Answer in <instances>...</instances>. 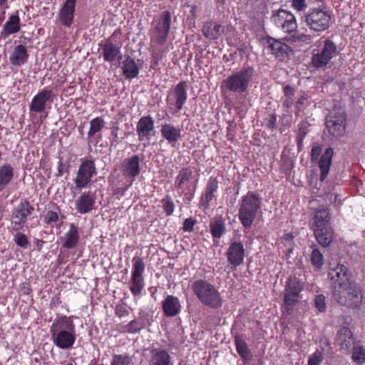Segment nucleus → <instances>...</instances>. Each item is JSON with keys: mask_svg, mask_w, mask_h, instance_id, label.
I'll return each instance as SVG.
<instances>
[{"mask_svg": "<svg viewBox=\"0 0 365 365\" xmlns=\"http://www.w3.org/2000/svg\"><path fill=\"white\" fill-rule=\"evenodd\" d=\"M53 344L59 349L71 348L76 339L73 316L57 314L50 328Z\"/></svg>", "mask_w": 365, "mask_h": 365, "instance_id": "obj_1", "label": "nucleus"}, {"mask_svg": "<svg viewBox=\"0 0 365 365\" xmlns=\"http://www.w3.org/2000/svg\"><path fill=\"white\" fill-rule=\"evenodd\" d=\"M192 290L205 306L217 309L222 306L223 299L215 287L205 279H197L192 284Z\"/></svg>", "mask_w": 365, "mask_h": 365, "instance_id": "obj_2", "label": "nucleus"}, {"mask_svg": "<svg viewBox=\"0 0 365 365\" xmlns=\"http://www.w3.org/2000/svg\"><path fill=\"white\" fill-rule=\"evenodd\" d=\"M261 205V198L257 193L249 191L242 197L240 202L238 217L244 228L250 229L252 227Z\"/></svg>", "mask_w": 365, "mask_h": 365, "instance_id": "obj_3", "label": "nucleus"}, {"mask_svg": "<svg viewBox=\"0 0 365 365\" xmlns=\"http://www.w3.org/2000/svg\"><path fill=\"white\" fill-rule=\"evenodd\" d=\"M172 14L169 11H163L155 20L153 30L150 35V47L153 49V58L156 63L161 56L155 50L156 46H162L166 41L171 26Z\"/></svg>", "mask_w": 365, "mask_h": 365, "instance_id": "obj_4", "label": "nucleus"}, {"mask_svg": "<svg viewBox=\"0 0 365 365\" xmlns=\"http://www.w3.org/2000/svg\"><path fill=\"white\" fill-rule=\"evenodd\" d=\"M35 208L26 199H21L11 212V225L13 231H19L25 227L27 229L34 228L36 224L30 222L35 217Z\"/></svg>", "mask_w": 365, "mask_h": 365, "instance_id": "obj_5", "label": "nucleus"}, {"mask_svg": "<svg viewBox=\"0 0 365 365\" xmlns=\"http://www.w3.org/2000/svg\"><path fill=\"white\" fill-rule=\"evenodd\" d=\"M255 74V69L247 66L233 72L223 83L227 91L235 93H243L247 91Z\"/></svg>", "mask_w": 365, "mask_h": 365, "instance_id": "obj_6", "label": "nucleus"}, {"mask_svg": "<svg viewBox=\"0 0 365 365\" xmlns=\"http://www.w3.org/2000/svg\"><path fill=\"white\" fill-rule=\"evenodd\" d=\"M197 183L198 179L194 178L191 168L186 167L178 172L174 185L179 195L183 196L185 200L190 202L194 198Z\"/></svg>", "mask_w": 365, "mask_h": 365, "instance_id": "obj_7", "label": "nucleus"}, {"mask_svg": "<svg viewBox=\"0 0 365 365\" xmlns=\"http://www.w3.org/2000/svg\"><path fill=\"white\" fill-rule=\"evenodd\" d=\"M333 297L339 304L348 307H356L362 301L360 288L352 282L333 291Z\"/></svg>", "mask_w": 365, "mask_h": 365, "instance_id": "obj_8", "label": "nucleus"}, {"mask_svg": "<svg viewBox=\"0 0 365 365\" xmlns=\"http://www.w3.org/2000/svg\"><path fill=\"white\" fill-rule=\"evenodd\" d=\"M272 21L287 33L284 37L288 42L297 41V21L295 16L289 11L279 9L272 16Z\"/></svg>", "mask_w": 365, "mask_h": 365, "instance_id": "obj_9", "label": "nucleus"}, {"mask_svg": "<svg viewBox=\"0 0 365 365\" xmlns=\"http://www.w3.org/2000/svg\"><path fill=\"white\" fill-rule=\"evenodd\" d=\"M96 173L97 169L93 159L82 160L73 180L76 187L82 190L88 187Z\"/></svg>", "mask_w": 365, "mask_h": 365, "instance_id": "obj_10", "label": "nucleus"}, {"mask_svg": "<svg viewBox=\"0 0 365 365\" xmlns=\"http://www.w3.org/2000/svg\"><path fill=\"white\" fill-rule=\"evenodd\" d=\"M133 269L130 279L129 289L135 297H139L145 287V280L143 276L145 264L143 257L135 256L132 259Z\"/></svg>", "mask_w": 365, "mask_h": 365, "instance_id": "obj_11", "label": "nucleus"}, {"mask_svg": "<svg viewBox=\"0 0 365 365\" xmlns=\"http://www.w3.org/2000/svg\"><path fill=\"white\" fill-rule=\"evenodd\" d=\"M346 115L341 108H334L327 117L326 125L328 132L334 138L343 136L346 130Z\"/></svg>", "mask_w": 365, "mask_h": 365, "instance_id": "obj_12", "label": "nucleus"}, {"mask_svg": "<svg viewBox=\"0 0 365 365\" xmlns=\"http://www.w3.org/2000/svg\"><path fill=\"white\" fill-rule=\"evenodd\" d=\"M56 95L48 87H45L38 91L32 98L29 104L30 113H41L47 108H51V104L54 101Z\"/></svg>", "mask_w": 365, "mask_h": 365, "instance_id": "obj_13", "label": "nucleus"}, {"mask_svg": "<svg viewBox=\"0 0 365 365\" xmlns=\"http://www.w3.org/2000/svg\"><path fill=\"white\" fill-rule=\"evenodd\" d=\"M302 19L307 23L310 29L317 31H322L326 30L329 27L331 16L326 11L316 9L304 16Z\"/></svg>", "mask_w": 365, "mask_h": 365, "instance_id": "obj_14", "label": "nucleus"}, {"mask_svg": "<svg viewBox=\"0 0 365 365\" xmlns=\"http://www.w3.org/2000/svg\"><path fill=\"white\" fill-rule=\"evenodd\" d=\"M336 52L337 48L335 43L329 39H326L321 51L312 56L313 66L317 68L326 66L336 54Z\"/></svg>", "mask_w": 365, "mask_h": 365, "instance_id": "obj_15", "label": "nucleus"}, {"mask_svg": "<svg viewBox=\"0 0 365 365\" xmlns=\"http://www.w3.org/2000/svg\"><path fill=\"white\" fill-rule=\"evenodd\" d=\"M328 279H329L332 292L351 282L349 279L348 268L342 264H337L334 267L329 269Z\"/></svg>", "mask_w": 365, "mask_h": 365, "instance_id": "obj_16", "label": "nucleus"}, {"mask_svg": "<svg viewBox=\"0 0 365 365\" xmlns=\"http://www.w3.org/2000/svg\"><path fill=\"white\" fill-rule=\"evenodd\" d=\"M283 41L284 42H282L272 38L267 41V48L279 61H284L286 58L294 53V50L291 45L295 42L289 43L284 38Z\"/></svg>", "mask_w": 365, "mask_h": 365, "instance_id": "obj_17", "label": "nucleus"}, {"mask_svg": "<svg viewBox=\"0 0 365 365\" xmlns=\"http://www.w3.org/2000/svg\"><path fill=\"white\" fill-rule=\"evenodd\" d=\"M187 83L185 81H180L173 88L172 93L167 98V102L170 106H174L177 111L180 110L187 100Z\"/></svg>", "mask_w": 365, "mask_h": 365, "instance_id": "obj_18", "label": "nucleus"}, {"mask_svg": "<svg viewBox=\"0 0 365 365\" xmlns=\"http://www.w3.org/2000/svg\"><path fill=\"white\" fill-rule=\"evenodd\" d=\"M219 188V181L217 177L211 176L202 192L200 199V207L204 210H207L210 207V202L216 198L217 192Z\"/></svg>", "mask_w": 365, "mask_h": 365, "instance_id": "obj_19", "label": "nucleus"}, {"mask_svg": "<svg viewBox=\"0 0 365 365\" xmlns=\"http://www.w3.org/2000/svg\"><path fill=\"white\" fill-rule=\"evenodd\" d=\"M139 155H133L125 158L121 163V173L128 179L131 180L130 184L135 180L141 171Z\"/></svg>", "mask_w": 365, "mask_h": 365, "instance_id": "obj_20", "label": "nucleus"}, {"mask_svg": "<svg viewBox=\"0 0 365 365\" xmlns=\"http://www.w3.org/2000/svg\"><path fill=\"white\" fill-rule=\"evenodd\" d=\"M245 250L242 242L235 241L230 244L226 252V257L229 264L233 267H238L244 262Z\"/></svg>", "mask_w": 365, "mask_h": 365, "instance_id": "obj_21", "label": "nucleus"}, {"mask_svg": "<svg viewBox=\"0 0 365 365\" xmlns=\"http://www.w3.org/2000/svg\"><path fill=\"white\" fill-rule=\"evenodd\" d=\"M77 0H65L58 12L61 24L70 28L73 23Z\"/></svg>", "mask_w": 365, "mask_h": 365, "instance_id": "obj_22", "label": "nucleus"}, {"mask_svg": "<svg viewBox=\"0 0 365 365\" xmlns=\"http://www.w3.org/2000/svg\"><path fill=\"white\" fill-rule=\"evenodd\" d=\"M101 47L104 61L113 63L122 59L121 44L114 43L110 38H108Z\"/></svg>", "mask_w": 365, "mask_h": 365, "instance_id": "obj_23", "label": "nucleus"}, {"mask_svg": "<svg viewBox=\"0 0 365 365\" xmlns=\"http://www.w3.org/2000/svg\"><path fill=\"white\" fill-rule=\"evenodd\" d=\"M96 204L95 194L91 192H83L76 200V210L80 214H86L91 212Z\"/></svg>", "mask_w": 365, "mask_h": 365, "instance_id": "obj_24", "label": "nucleus"}, {"mask_svg": "<svg viewBox=\"0 0 365 365\" xmlns=\"http://www.w3.org/2000/svg\"><path fill=\"white\" fill-rule=\"evenodd\" d=\"M160 133L162 137L173 146L182 138V129L171 123L163 124L160 128Z\"/></svg>", "mask_w": 365, "mask_h": 365, "instance_id": "obj_25", "label": "nucleus"}, {"mask_svg": "<svg viewBox=\"0 0 365 365\" xmlns=\"http://www.w3.org/2000/svg\"><path fill=\"white\" fill-rule=\"evenodd\" d=\"M154 128V120L150 115L141 117L136 125L138 140L142 141L145 138L149 139V135Z\"/></svg>", "mask_w": 365, "mask_h": 365, "instance_id": "obj_26", "label": "nucleus"}, {"mask_svg": "<svg viewBox=\"0 0 365 365\" xmlns=\"http://www.w3.org/2000/svg\"><path fill=\"white\" fill-rule=\"evenodd\" d=\"M181 304L179 299L173 295H168L162 304L164 315L167 317H173L181 312Z\"/></svg>", "mask_w": 365, "mask_h": 365, "instance_id": "obj_27", "label": "nucleus"}, {"mask_svg": "<svg viewBox=\"0 0 365 365\" xmlns=\"http://www.w3.org/2000/svg\"><path fill=\"white\" fill-rule=\"evenodd\" d=\"M79 240L78 227L74 223H71L69 230L61 239L62 247L66 249H73L77 246Z\"/></svg>", "mask_w": 365, "mask_h": 365, "instance_id": "obj_28", "label": "nucleus"}, {"mask_svg": "<svg viewBox=\"0 0 365 365\" xmlns=\"http://www.w3.org/2000/svg\"><path fill=\"white\" fill-rule=\"evenodd\" d=\"M150 365H173L169 353L162 348L150 350Z\"/></svg>", "mask_w": 365, "mask_h": 365, "instance_id": "obj_29", "label": "nucleus"}, {"mask_svg": "<svg viewBox=\"0 0 365 365\" xmlns=\"http://www.w3.org/2000/svg\"><path fill=\"white\" fill-rule=\"evenodd\" d=\"M202 32L210 40L218 39L224 32V27L213 21H207L203 24Z\"/></svg>", "mask_w": 365, "mask_h": 365, "instance_id": "obj_30", "label": "nucleus"}, {"mask_svg": "<svg viewBox=\"0 0 365 365\" xmlns=\"http://www.w3.org/2000/svg\"><path fill=\"white\" fill-rule=\"evenodd\" d=\"M29 54L25 46L19 44L14 49L9 58L10 63L15 66H20L27 63Z\"/></svg>", "mask_w": 365, "mask_h": 365, "instance_id": "obj_31", "label": "nucleus"}, {"mask_svg": "<svg viewBox=\"0 0 365 365\" xmlns=\"http://www.w3.org/2000/svg\"><path fill=\"white\" fill-rule=\"evenodd\" d=\"M14 178V168L13 165L4 163L0 166V192L11 184Z\"/></svg>", "mask_w": 365, "mask_h": 365, "instance_id": "obj_32", "label": "nucleus"}, {"mask_svg": "<svg viewBox=\"0 0 365 365\" xmlns=\"http://www.w3.org/2000/svg\"><path fill=\"white\" fill-rule=\"evenodd\" d=\"M316 239L322 247H328L333 240V230L329 226L314 228Z\"/></svg>", "mask_w": 365, "mask_h": 365, "instance_id": "obj_33", "label": "nucleus"}, {"mask_svg": "<svg viewBox=\"0 0 365 365\" xmlns=\"http://www.w3.org/2000/svg\"><path fill=\"white\" fill-rule=\"evenodd\" d=\"M20 21L21 20L18 13L11 15L3 26L1 31L2 36L6 38L11 34L18 33L21 29Z\"/></svg>", "mask_w": 365, "mask_h": 365, "instance_id": "obj_34", "label": "nucleus"}, {"mask_svg": "<svg viewBox=\"0 0 365 365\" xmlns=\"http://www.w3.org/2000/svg\"><path fill=\"white\" fill-rule=\"evenodd\" d=\"M333 153L332 148H327L319 160L318 165L320 169L319 179L322 181L325 180L329 173Z\"/></svg>", "mask_w": 365, "mask_h": 365, "instance_id": "obj_35", "label": "nucleus"}, {"mask_svg": "<svg viewBox=\"0 0 365 365\" xmlns=\"http://www.w3.org/2000/svg\"><path fill=\"white\" fill-rule=\"evenodd\" d=\"M330 213L329 210L324 206H322L317 209L313 218L314 228H319L330 225Z\"/></svg>", "mask_w": 365, "mask_h": 365, "instance_id": "obj_36", "label": "nucleus"}, {"mask_svg": "<svg viewBox=\"0 0 365 365\" xmlns=\"http://www.w3.org/2000/svg\"><path fill=\"white\" fill-rule=\"evenodd\" d=\"M210 231L213 238H220L226 231L225 220L222 216L213 217L210 222Z\"/></svg>", "mask_w": 365, "mask_h": 365, "instance_id": "obj_37", "label": "nucleus"}, {"mask_svg": "<svg viewBox=\"0 0 365 365\" xmlns=\"http://www.w3.org/2000/svg\"><path fill=\"white\" fill-rule=\"evenodd\" d=\"M284 309L287 313H289L294 309L297 303V287L293 284L286 286L284 296Z\"/></svg>", "mask_w": 365, "mask_h": 365, "instance_id": "obj_38", "label": "nucleus"}, {"mask_svg": "<svg viewBox=\"0 0 365 365\" xmlns=\"http://www.w3.org/2000/svg\"><path fill=\"white\" fill-rule=\"evenodd\" d=\"M122 70L123 75L129 79L136 78L139 73V68L135 60L128 56L123 61Z\"/></svg>", "mask_w": 365, "mask_h": 365, "instance_id": "obj_39", "label": "nucleus"}, {"mask_svg": "<svg viewBox=\"0 0 365 365\" xmlns=\"http://www.w3.org/2000/svg\"><path fill=\"white\" fill-rule=\"evenodd\" d=\"M337 342L343 349H349L352 343V332L346 327H341L338 331Z\"/></svg>", "mask_w": 365, "mask_h": 365, "instance_id": "obj_40", "label": "nucleus"}, {"mask_svg": "<svg viewBox=\"0 0 365 365\" xmlns=\"http://www.w3.org/2000/svg\"><path fill=\"white\" fill-rule=\"evenodd\" d=\"M106 122L101 117H96L90 121V128L88 132V138H94L105 127Z\"/></svg>", "mask_w": 365, "mask_h": 365, "instance_id": "obj_41", "label": "nucleus"}, {"mask_svg": "<svg viewBox=\"0 0 365 365\" xmlns=\"http://www.w3.org/2000/svg\"><path fill=\"white\" fill-rule=\"evenodd\" d=\"M235 344L236 350L240 357L245 361L250 359V352L246 341L242 338L235 337Z\"/></svg>", "mask_w": 365, "mask_h": 365, "instance_id": "obj_42", "label": "nucleus"}, {"mask_svg": "<svg viewBox=\"0 0 365 365\" xmlns=\"http://www.w3.org/2000/svg\"><path fill=\"white\" fill-rule=\"evenodd\" d=\"M160 206L166 216H171L173 215L175 205L171 195H165L160 200Z\"/></svg>", "mask_w": 365, "mask_h": 365, "instance_id": "obj_43", "label": "nucleus"}, {"mask_svg": "<svg viewBox=\"0 0 365 365\" xmlns=\"http://www.w3.org/2000/svg\"><path fill=\"white\" fill-rule=\"evenodd\" d=\"M310 260L312 264L317 269H320L324 264V256L317 245L312 248Z\"/></svg>", "mask_w": 365, "mask_h": 365, "instance_id": "obj_44", "label": "nucleus"}, {"mask_svg": "<svg viewBox=\"0 0 365 365\" xmlns=\"http://www.w3.org/2000/svg\"><path fill=\"white\" fill-rule=\"evenodd\" d=\"M133 362L132 356L125 353L113 355L110 365H130Z\"/></svg>", "mask_w": 365, "mask_h": 365, "instance_id": "obj_45", "label": "nucleus"}, {"mask_svg": "<svg viewBox=\"0 0 365 365\" xmlns=\"http://www.w3.org/2000/svg\"><path fill=\"white\" fill-rule=\"evenodd\" d=\"M294 235L292 232L284 234L282 237V243H284L285 246H289V247L286 250L287 259L289 263L291 262L290 261H289L290 258V254L293 253L294 250V246L292 245V244L294 243Z\"/></svg>", "mask_w": 365, "mask_h": 365, "instance_id": "obj_46", "label": "nucleus"}, {"mask_svg": "<svg viewBox=\"0 0 365 365\" xmlns=\"http://www.w3.org/2000/svg\"><path fill=\"white\" fill-rule=\"evenodd\" d=\"M352 359L354 361L359 364L365 362V348L359 344L354 345Z\"/></svg>", "mask_w": 365, "mask_h": 365, "instance_id": "obj_47", "label": "nucleus"}, {"mask_svg": "<svg viewBox=\"0 0 365 365\" xmlns=\"http://www.w3.org/2000/svg\"><path fill=\"white\" fill-rule=\"evenodd\" d=\"M144 328V324L140 319H135L126 326V332L130 334L139 333Z\"/></svg>", "mask_w": 365, "mask_h": 365, "instance_id": "obj_48", "label": "nucleus"}, {"mask_svg": "<svg viewBox=\"0 0 365 365\" xmlns=\"http://www.w3.org/2000/svg\"><path fill=\"white\" fill-rule=\"evenodd\" d=\"M59 220V215L58 214L53 210H48L46 212V214L43 216V222L47 225H50L51 227H53V225L56 223Z\"/></svg>", "mask_w": 365, "mask_h": 365, "instance_id": "obj_49", "label": "nucleus"}, {"mask_svg": "<svg viewBox=\"0 0 365 365\" xmlns=\"http://www.w3.org/2000/svg\"><path fill=\"white\" fill-rule=\"evenodd\" d=\"M16 233L14 235V241L20 247L27 248L29 245V241L26 235L19 231H16Z\"/></svg>", "mask_w": 365, "mask_h": 365, "instance_id": "obj_50", "label": "nucleus"}, {"mask_svg": "<svg viewBox=\"0 0 365 365\" xmlns=\"http://www.w3.org/2000/svg\"><path fill=\"white\" fill-rule=\"evenodd\" d=\"M315 307L319 312H324L327 308L326 297L324 294H318L314 299Z\"/></svg>", "mask_w": 365, "mask_h": 365, "instance_id": "obj_51", "label": "nucleus"}, {"mask_svg": "<svg viewBox=\"0 0 365 365\" xmlns=\"http://www.w3.org/2000/svg\"><path fill=\"white\" fill-rule=\"evenodd\" d=\"M197 221L192 217L187 218L184 220L182 224V230L187 232H192L194 231V227Z\"/></svg>", "mask_w": 365, "mask_h": 365, "instance_id": "obj_52", "label": "nucleus"}, {"mask_svg": "<svg viewBox=\"0 0 365 365\" xmlns=\"http://www.w3.org/2000/svg\"><path fill=\"white\" fill-rule=\"evenodd\" d=\"M322 354L320 351H317L309 356L308 365H319L322 361Z\"/></svg>", "mask_w": 365, "mask_h": 365, "instance_id": "obj_53", "label": "nucleus"}, {"mask_svg": "<svg viewBox=\"0 0 365 365\" xmlns=\"http://www.w3.org/2000/svg\"><path fill=\"white\" fill-rule=\"evenodd\" d=\"M314 285L309 282H301L298 280V298H302V294L299 295V293L302 291H312L314 289Z\"/></svg>", "mask_w": 365, "mask_h": 365, "instance_id": "obj_54", "label": "nucleus"}, {"mask_svg": "<svg viewBox=\"0 0 365 365\" xmlns=\"http://www.w3.org/2000/svg\"><path fill=\"white\" fill-rule=\"evenodd\" d=\"M115 314L117 317L122 318L129 315V311L125 304H118L115 309Z\"/></svg>", "mask_w": 365, "mask_h": 365, "instance_id": "obj_55", "label": "nucleus"}, {"mask_svg": "<svg viewBox=\"0 0 365 365\" xmlns=\"http://www.w3.org/2000/svg\"><path fill=\"white\" fill-rule=\"evenodd\" d=\"M277 117L275 115L272 114L266 118V126L268 129L273 130L276 128Z\"/></svg>", "mask_w": 365, "mask_h": 365, "instance_id": "obj_56", "label": "nucleus"}, {"mask_svg": "<svg viewBox=\"0 0 365 365\" xmlns=\"http://www.w3.org/2000/svg\"><path fill=\"white\" fill-rule=\"evenodd\" d=\"M118 130L119 128L118 126H114L111 128L110 135V144L111 145H115L118 143Z\"/></svg>", "mask_w": 365, "mask_h": 365, "instance_id": "obj_57", "label": "nucleus"}, {"mask_svg": "<svg viewBox=\"0 0 365 365\" xmlns=\"http://www.w3.org/2000/svg\"><path fill=\"white\" fill-rule=\"evenodd\" d=\"M57 170H58V173H57V176L58 177H60V176H62L65 173H67L68 171V165L67 166L66 164L63 163V162L61 160L58 163V166H57Z\"/></svg>", "mask_w": 365, "mask_h": 365, "instance_id": "obj_58", "label": "nucleus"}, {"mask_svg": "<svg viewBox=\"0 0 365 365\" xmlns=\"http://www.w3.org/2000/svg\"><path fill=\"white\" fill-rule=\"evenodd\" d=\"M284 95L287 97H290L292 96H294V89L289 86H285L284 88Z\"/></svg>", "mask_w": 365, "mask_h": 365, "instance_id": "obj_59", "label": "nucleus"}, {"mask_svg": "<svg viewBox=\"0 0 365 365\" xmlns=\"http://www.w3.org/2000/svg\"><path fill=\"white\" fill-rule=\"evenodd\" d=\"M301 41L307 42V44H311V37L310 36L307 35H301L300 36H298V43Z\"/></svg>", "mask_w": 365, "mask_h": 365, "instance_id": "obj_60", "label": "nucleus"}, {"mask_svg": "<svg viewBox=\"0 0 365 365\" xmlns=\"http://www.w3.org/2000/svg\"><path fill=\"white\" fill-rule=\"evenodd\" d=\"M321 153V148L319 147H315L312 149V159L317 158Z\"/></svg>", "mask_w": 365, "mask_h": 365, "instance_id": "obj_61", "label": "nucleus"}, {"mask_svg": "<svg viewBox=\"0 0 365 365\" xmlns=\"http://www.w3.org/2000/svg\"><path fill=\"white\" fill-rule=\"evenodd\" d=\"M307 7L305 0H298V11L303 10Z\"/></svg>", "mask_w": 365, "mask_h": 365, "instance_id": "obj_62", "label": "nucleus"}, {"mask_svg": "<svg viewBox=\"0 0 365 365\" xmlns=\"http://www.w3.org/2000/svg\"><path fill=\"white\" fill-rule=\"evenodd\" d=\"M0 7L7 9L9 7L7 5V0H0Z\"/></svg>", "mask_w": 365, "mask_h": 365, "instance_id": "obj_63", "label": "nucleus"}, {"mask_svg": "<svg viewBox=\"0 0 365 365\" xmlns=\"http://www.w3.org/2000/svg\"><path fill=\"white\" fill-rule=\"evenodd\" d=\"M61 301L60 300V298L56 299V302H51V307H56L58 304H61Z\"/></svg>", "mask_w": 365, "mask_h": 365, "instance_id": "obj_64", "label": "nucleus"}]
</instances>
